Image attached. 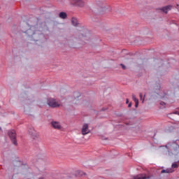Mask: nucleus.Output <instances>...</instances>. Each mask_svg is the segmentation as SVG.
Wrapping results in <instances>:
<instances>
[{
    "label": "nucleus",
    "mask_w": 179,
    "mask_h": 179,
    "mask_svg": "<svg viewBox=\"0 0 179 179\" xmlns=\"http://www.w3.org/2000/svg\"><path fill=\"white\" fill-rule=\"evenodd\" d=\"M47 104L49 105L50 107L52 108H55L56 107H59L60 104L59 101L54 98H50L47 101Z\"/></svg>",
    "instance_id": "obj_1"
},
{
    "label": "nucleus",
    "mask_w": 179,
    "mask_h": 179,
    "mask_svg": "<svg viewBox=\"0 0 179 179\" xmlns=\"http://www.w3.org/2000/svg\"><path fill=\"white\" fill-rule=\"evenodd\" d=\"M8 135L13 145H17V141H16V131L15 130H10L8 131Z\"/></svg>",
    "instance_id": "obj_2"
},
{
    "label": "nucleus",
    "mask_w": 179,
    "mask_h": 179,
    "mask_svg": "<svg viewBox=\"0 0 179 179\" xmlns=\"http://www.w3.org/2000/svg\"><path fill=\"white\" fill-rule=\"evenodd\" d=\"M71 3H73L74 6H78V8H85L86 6V3L83 0H73Z\"/></svg>",
    "instance_id": "obj_3"
},
{
    "label": "nucleus",
    "mask_w": 179,
    "mask_h": 179,
    "mask_svg": "<svg viewBox=\"0 0 179 179\" xmlns=\"http://www.w3.org/2000/svg\"><path fill=\"white\" fill-rule=\"evenodd\" d=\"M178 169V164L177 163H173L172 164V169L170 168V169H164L161 171L162 173H174V169Z\"/></svg>",
    "instance_id": "obj_4"
},
{
    "label": "nucleus",
    "mask_w": 179,
    "mask_h": 179,
    "mask_svg": "<svg viewBox=\"0 0 179 179\" xmlns=\"http://www.w3.org/2000/svg\"><path fill=\"white\" fill-rule=\"evenodd\" d=\"M81 134L83 136L90 134V129H89V124H83L82 129H81Z\"/></svg>",
    "instance_id": "obj_5"
},
{
    "label": "nucleus",
    "mask_w": 179,
    "mask_h": 179,
    "mask_svg": "<svg viewBox=\"0 0 179 179\" xmlns=\"http://www.w3.org/2000/svg\"><path fill=\"white\" fill-rule=\"evenodd\" d=\"M173 6L169 5L158 9L159 12H164V13H168L169 10H171Z\"/></svg>",
    "instance_id": "obj_6"
},
{
    "label": "nucleus",
    "mask_w": 179,
    "mask_h": 179,
    "mask_svg": "<svg viewBox=\"0 0 179 179\" xmlns=\"http://www.w3.org/2000/svg\"><path fill=\"white\" fill-rule=\"evenodd\" d=\"M51 125L55 129H61V128H62L61 124L57 121H52Z\"/></svg>",
    "instance_id": "obj_7"
},
{
    "label": "nucleus",
    "mask_w": 179,
    "mask_h": 179,
    "mask_svg": "<svg viewBox=\"0 0 179 179\" xmlns=\"http://www.w3.org/2000/svg\"><path fill=\"white\" fill-rule=\"evenodd\" d=\"M67 16L68 15L65 12H61L59 13V17H60V19H66Z\"/></svg>",
    "instance_id": "obj_8"
},
{
    "label": "nucleus",
    "mask_w": 179,
    "mask_h": 179,
    "mask_svg": "<svg viewBox=\"0 0 179 179\" xmlns=\"http://www.w3.org/2000/svg\"><path fill=\"white\" fill-rule=\"evenodd\" d=\"M71 23H72L73 26H78V19H76L75 17H72Z\"/></svg>",
    "instance_id": "obj_9"
},
{
    "label": "nucleus",
    "mask_w": 179,
    "mask_h": 179,
    "mask_svg": "<svg viewBox=\"0 0 179 179\" xmlns=\"http://www.w3.org/2000/svg\"><path fill=\"white\" fill-rule=\"evenodd\" d=\"M31 136L34 139H37V138H38V134H37L34 130V132L31 134Z\"/></svg>",
    "instance_id": "obj_10"
},
{
    "label": "nucleus",
    "mask_w": 179,
    "mask_h": 179,
    "mask_svg": "<svg viewBox=\"0 0 179 179\" xmlns=\"http://www.w3.org/2000/svg\"><path fill=\"white\" fill-rule=\"evenodd\" d=\"M73 96H74V98L76 99H78V97H80V93H79V92H75L74 94H73Z\"/></svg>",
    "instance_id": "obj_11"
},
{
    "label": "nucleus",
    "mask_w": 179,
    "mask_h": 179,
    "mask_svg": "<svg viewBox=\"0 0 179 179\" xmlns=\"http://www.w3.org/2000/svg\"><path fill=\"white\" fill-rule=\"evenodd\" d=\"M158 94L159 96V99H163L166 96V93L164 92H161V93H159Z\"/></svg>",
    "instance_id": "obj_12"
},
{
    "label": "nucleus",
    "mask_w": 179,
    "mask_h": 179,
    "mask_svg": "<svg viewBox=\"0 0 179 179\" xmlns=\"http://www.w3.org/2000/svg\"><path fill=\"white\" fill-rule=\"evenodd\" d=\"M76 176H83V172L81 171H77Z\"/></svg>",
    "instance_id": "obj_13"
},
{
    "label": "nucleus",
    "mask_w": 179,
    "mask_h": 179,
    "mask_svg": "<svg viewBox=\"0 0 179 179\" xmlns=\"http://www.w3.org/2000/svg\"><path fill=\"white\" fill-rule=\"evenodd\" d=\"M132 99L134 100V101H138V99H136V96H135V94H132Z\"/></svg>",
    "instance_id": "obj_14"
},
{
    "label": "nucleus",
    "mask_w": 179,
    "mask_h": 179,
    "mask_svg": "<svg viewBox=\"0 0 179 179\" xmlns=\"http://www.w3.org/2000/svg\"><path fill=\"white\" fill-rule=\"evenodd\" d=\"M134 102L136 103L135 107H138V106L139 105V101H136Z\"/></svg>",
    "instance_id": "obj_15"
},
{
    "label": "nucleus",
    "mask_w": 179,
    "mask_h": 179,
    "mask_svg": "<svg viewBox=\"0 0 179 179\" xmlns=\"http://www.w3.org/2000/svg\"><path fill=\"white\" fill-rule=\"evenodd\" d=\"M120 65H121L122 69H126V67L124 64H121Z\"/></svg>",
    "instance_id": "obj_16"
},
{
    "label": "nucleus",
    "mask_w": 179,
    "mask_h": 179,
    "mask_svg": "<svg viewBox=\"0 0 179 179\" xmlns=\"http://www.w3.org/2000/svg\"><path fill=\"white\" fill-rule=\"evenodd\" d=\"M160 104H161V106H166V103H164V102H161Z\"/></svg>",
    "instance_id": "obj_17"
},
{
    "label": "nucleus",
    "mask_w": 179,
    "mask_h": 179,
    "mask_svg": "<svg viewBox=\"0 0 179 179\" xmlns=\"http://www.w3.org/2000/svg\"><path fill=\"white\" fill-rule=\"evenodd\" d=\"M139 96H140L141 100H142V96H143L142 93H140Z\"/></svg>",
    "instance_id": "obj_18"
},
{
    "label": "nucleus",
    "mask_w": 179,
    "mask_h": 179,
    "mask_svg": "<svg viewBox=\"0 0 179 179\" xmlns=\"http://www.w3.org/2000/svg\"><path fill=\"white\" fill-rule=\"evenodd\" d=\"M129 103V99H127L126 100V104H128Z\"/></svg>",
    "instance_id": "obj_19"
},
{
    "label": "nucleus",
    "mask_w": 179,
    "mask_h": 179,
    "mask_svg": "<svg viewBox=\"0 0 179 179\" xmlns=\"http://www.w3.org/2000/svg\"><path fill=\"white\" fill-rule=\"evenodd\" d=\"M131 106H132V103H129V105H128V107L129 108V107H131Z\"/></svg>",
    "instance_id": "obj_20"
},
{
    "label": "nucleus",
    "mask_w": 179,
    "mask_h": 179,
    "mask_svg": "<svg viewBox=\"0 0 179 179\" xmlns=\"http://www.w3.org/2000/svg\"><path fill=\"white\" fill-rule=\"evenodd\" d=\"M143 101H145V98L143 99L142 103H143Z\"/></svg>",
    "instance_id": "obj_21"
},
{
    "label": "nucleus",
    "mask_w": 179,
    "mask_h": 179,
    "mask_svg": "<svg viewBox=\"0 0 179 179\" xmlns=\"http://www.w3.org/2000/svg\"><path fill=\"white\" fill-rule=\"evenodd\" d=\"M0 131H1V127H0Z\"/></svg>",
    "instance_id": "obj_22"
}]
</instances>
